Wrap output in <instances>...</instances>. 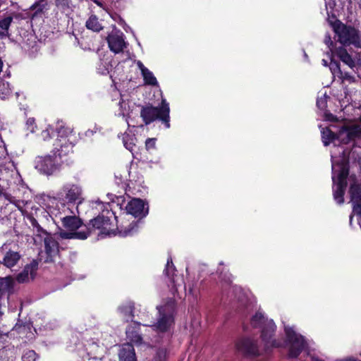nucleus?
Listing matches in <instances>:
<instances>
[{"instance_id": "nucleus-1", "label": "nucleus", "mask_w": 361, "mask_h": 361, "mask_svg": "<svg viewBox=\"0 0 361 361\" xmlns=\"http://www.w3.org/2000/svg\"><path fill=\"white\" fill-rule=\"evenodd\" d=\"M61 209L62 212L56 214V217L59 219L67 231L60 230L58 233L59 237L62 239H86L92 233L90 228L85 226V228L77 231L82 226L81 220L66 204H61Z\"/></svg>"}, {"instance_id": "nucleus-2", "label": "nucleus", "mask_w": 361, "mask_h": 361, "mask_svg": "<svg viewBox=\"0 0 361 361\" xmlns=\"http://www.w3.org/2000/svg\"><path fill=\"white\" fill-rule=\"evenodd\" d=\"M175 307V300L169 299L164 305L157 307L158 317L156 322L151 324H143L142 325L149 326V331L165 332L168 331L173 324Z\"/></svg>"}, {"instance_id": "nucleus-3", "label": "nucleus", "mask_w": 361, "mask_h": 361, "mask_svg": "<svg viewBox=\"0 0 361 361\" xmlns=\"http://www.w3.org/2000/svg\"><path fill=\"white\" fill-rule=\"evenodd\" d=\"M251 324L253 327L262 328V338L264 343L265 348L272 347H281L282 344L276 341L271 340L276 329V325L272 319L265 318L261 312H257L251 319Z\"/></svg>"}, {"instance_id": "nucleus-4", "label": "nucleus", "mask_w": 361, "mask_h": 361, "mask_svg": "<svg viewBox=\"0 0 361 361\" xmlns=\"http://www.w3.org/2000/svg\"><path fill=\"white\" fill-rule=\"evenodd\" d=\"M169 111V103L166 102V99H162L159 107L153 106L152 104L142 106L140 111V117L145 125H149L154 121L159 119L169 128L170 127Z\"/></svg>"}, {"instance_id": "nucleus-5", "label": "nucleus", "mask_w": 361, "mask_h": 361, "mask_svg": "<svg viewBox=\"0 0 361 361\" xmlns=\"http://www.w3.org/2000/svg\"><path fill=\"white\" fill-rule=\"evenodd\" d=\"M58 137L54 144V149L60 157L66 156L73 152V147L77 141V137L73 128L68 126H61L57 130Z\"/></svg>"}, {"instance_id": "nucleus-6", "label": "nucleus", "mask_w": 361, "mask_h": 361, "mask_svg": "<svg viewBox=\"0 0 361 361\" xmlns=\"http://www.w3.org/2000/svg\"><path fill=\"white\" fill-rule=\"evenodd\" d=\"M332 171V180L336 184V188L334 189V197L337 203L341 204L344 202L343 195L347 186L346 178L348 176V169L344 163L335 164L333 162Z\"/></svg>"}, {"instance_id": "nucleus-7", "label": "nucleus", "mask_w": 361, "mask_h": 361, "mask_svg": "<svg viewBox=\"0 0 361 361\" xmlns=\"http://www.w3.org/2000/svg\"><path fill=\"white\" fill-rule=\"evenodd\" d=\"M106 214V216L104 214L99 215L94 219H92L87 226V228H90L92 233L96 230L99 231L98 236L102 238L114 234V228H113V223L111 219L113 216V213L107 211Z\"/></svg>"}, {"instance_id": "nucleus-8", "label": "nucleus", "mask_w": 361, "mask_h": 361, "mask_svg": "<svg viewBox=\"0 0 361 361\" xmlns=\"http://www.w3.org/2000/svg\"><path fill=\"white\" fill-rule=\"evenodd\" d=\"M287 342L290 344L289 357H297L306 346L303 336L298 334L292 327L284 326Z\"/></svg>"}, {"instance_id": "nucleus-9", "label": "nucleus", "mask_w": 361, "mask_h": 361, "mask_svg": "<svg viewBox=\"0 0 361 361\" xmlns=\"http://www.w3.org/2000/svg\"><path fill=\"white\" fill-rule=\"evenodd\" d=\"M45 235L44 238V250L39 253L38 259L40 262H51L59 255V243L55 238L46 231H42Z\"/></svg>"}, {"instance_id": "nucleus-10", "label": "nucleus", "mask_w": 361, "mask_h": 361, "mask_svg": "<svg viewBox=\"0 0 361 361\" xmlns=\"http://www.w3.org/2000/svg\"><path fill=\"white\" fill-rule=\"evenodd\" d=\"M35 168L41 173L50 176L59 169L60 164L56 160V157L53 158L49 155L39 156L36 157Z\"/></svg>"}, {"instance_id": "nucleus-11", "label": "nucleus", "mask_w": 361, "mask_h": 361, "mask_svg": "<svg viewBox=\"0 0 361 361\" xmlns=\"http://www.w3.org/2000/svg\"><path fill=\"white\" fill-rule=\"evenodd\" d=\"M82 190L80 185L75 183H68L63 185L61 195L68 202H75L82 198Z\"/></svg>"}, {"instance_id": "nucleus-12", "label": "nucleus", "mask_w": 361, "mask_h": 361, "mask_svg": "<svg viewBox=\"0 0 361 361\" xmlns=\"http://www.w3.org/2000/svg\"><path fill=\"white\" fill-rule=\"evenodd\" d=\"M109 47L115 54L123 51L126 47L123 34L120 31L112 32L107 37Z\"/></svg>"}, {"instance_id": "nucleus-13", "label": "nucleus", "mask_w": 361, "mask_h": 361, "mask_svg": "<svg viewBox=\"0 0 361 361\" xmlns=\"http://www.w3.org/2000/svg\"><path fill=\"white\" fill-rule=\"evenodd\" d=\"M37 269L38 260L32 259V262L27 264L23 270L16 276V281L18 283L29 282L34 279Z\"/></svg>"}, {"instance_id": "nucleus-14", "label": "nucleus", "mask_w": 361, "mask_h": 361, "mask_svg": "<svg viewBox=\"0 0 361 361\" xmlns=\"http://www.w3.org/2000/svg\"><path fill=\"white\" fill-rule=\"evenodd\" d=\"M126 209L128 214L134 217H143L148 212L147 208H145L144 202L140 199L131 200L126 206Z\"/></svg>"}, {"instance_id": "nucleus-15", "label": "nucleus", "mask_w": 361, "mask_h": 361, "mask_svg": "<svg viewBox=\"0 0 361 361\" xmlns=\"http://www.w3.org/2000/svg\"><path fill=\"white\" fill-rule=\"evenodd\" d=\"M334 31L338 35V40L343 44H350L354 39L355 30L343 24L335 26Z\"/></svg>"}, {"instance_id": "nucleus-16", "label": "nucleus", "mask_w": 361, "mask_h": 361, "mask_svg": "<svg viewBox=\"0 0 361 361\" xmlns=\"http://www.w3.org/2000/svg\"><path fill=\"white\" fill-rule=\"evenodd\" d=\"M140 323L134 322L129 325L126 329V336L128 339L137 346L146 345L147 343L143 341L142 336L138 332V328Z\"/></svg>"}, {"instance_id": "nucleus-17", "label": "nucleus", "mask_w": 361, "mask_h": 361, "mask_svg": "<svg viewBox=\"0 0 361 361\" xmlns=\"http://www.w3.org/2000/svg\"><path fill=\"white\" fill-rule=\"evenodd\" d=\"M8 338V335L0 334V361H14L16 350L13 346H1Z\"/></svg>"}, {"instance_id": "nucleus-18", "label": "nucleus", "mask_w": 361, "mask_h": 361, "mask_svg": "<svg viewBox=\"0 0 361 361\" xmlns=\"http://www.w3.org/2000/svg\"><path fill=\"white\" fill-rule=\"evenodd\" d=\"M237 348L239 351L248 355L257 356L260 355L256 342L250 338L244 339L240 343H238Z\"/></svg>"}, {"instance_id": "nucleus-19", "label": "nucleus", "mask_w": 361, "mask_h": 361, "mask_svg": "<svg viewBox=\"0 0 361 361\" xmlns=\"http://www.w3.org/2000/svg\"><path fill=\"white\" fill-rule=\"evenodd\" d=\"M350 193L353 203V212L361 215V185L356 183L351 185Z\"/></svg>"}, {"instance_id": "nucleus-20", "label": "nucleus", "mask_w": 361, "mask_h": 361, "mask_svg": "<svg viewBox=\"0 0 361 361\" xmlns=\"http://www.w3.org/2000/svg\"><path fill=\"white\" fill-rule=\"evenodd\" d=\"M120 361H136L133 346L131 343H125L119 351Z\"/></svg>"}, {"instance_id": "nucleus-21", "label": "nucleus", "mask_w": 361, "mask_h": 361, "mask_svg": "<svg viewBox=\"0 0 361 361\" xmlns=\"http://www.w3.org/2000/svg\"><path fill=\"white\" fill-rule=\"evenodd\" d=\"M137 66L142 73V75L146 85L152 86L157 85L158 82L157 78L154 77L152 72H151L148 68L145 67V66L140 61H138L137 62Z\"/></svg>"}, {"instance_id": "nucleus-22", "label": "nucleus", "mask_w": 361, "mask_h": 361, "mask_svg": "<svg viewBox=\"0 0 361 361\" xmlns=\"http://www.w3.org/2000/svg\"><path fill=\"white\" fill-rule=\"evenodd\" d=\"M20 258V255L18 252L9 250L6 252L3 257L2 263L6 267L11 268L15 266Z\"/></svg>"}, {"instance_id": "nucleus-23", "label": "nucleus", "mask_w": 361, "mask_h": 361, "mask_svg": "<svg viewBox=\"0 0 361 361\" xmlns=\"http://www.w3.org/2000/svg\"><path fill=\"white\" fill-rule=\"evenodd\" d=\"M13 279L11 276L0 279V294H11L13 292Z\"/></svg>"}, {"instance_id": "nucleus-24", "label": "nucleus", "mask_w": 361, "mask_h": 361, "mask_svg": "<svg viewBox=\"0 0 361 361\" xmlns=\"http://www.w3.org/2000/svg\"><path fill=\"white\" fill-rule=\"evenodd\" d=\"M133 304L131 302H126L118 307L120 313L123 316L124 319L128 322L133 317Z\"/></svg>"}, {"instance_id": "nucleus-25", "label": "nucleus", "mask_w": 361, "mask_h": 361, "mask_svg": "<svg viewBox=\"0 0 361 361\" xmlns=\"http://www.w3.org/2000/svg\"><path fill=\"white\" fill-rule=\"evenodd\" d=\"M86 27L94 32H99L102 29L97 17L94 15H92L86 21Z\"/></svg>"}, {"instance_id": "nucleus-26", "label": "nucleus", "mask_w": 361, "mask_h": 361, "mask_svg": "<svg viewBox=\"0 0 361 361\" xmlns=\"http://www.w3.org/2000/svg\"><path fill=\"white\" fill-rule=\"evenodd\" d=\"M321 133L322 142L325 146L329 145L336 138V135L328 128H323Z\"/></svg>"}, {"instance_id": "nucleus-27", "label": "nucleus", "mask_w": 361, "mask_h": 361, "mask_svg": "<svg viewBox=\"0 0 361 361\" xmlns=\"http://www.w3.org/2000/svg\"><path fill=\"white\" fill-rule=\"evenodd\" d=\"M336 54L341 59V60L345 64L348 65L350 67L354 66V61L345 49L342 47L337 49Z\"/></svg>"}, {"instance_id": "nucleus-28", "label": "nucleus", "mask_w": 361, "mask_h": 361, "mask_svg": "<svg viewBox=\"0 0 361 361\" xmlns=\"http://www.w3.org/2000/svg\"><path fill=\"white\" fill-rule=\"evenodd\" d=\"M343 134H345L348 139H352L353 137L361 135V128L355 126L352 128H343L340 131L339 135L341 136Z\"/></svg>"}, {"instance_id": "nucleus-29", "label": "nucleus", "mask_w": 361, "mask_h": 361, "mask_svg": "<svg viewBox=\"0 0 361 361\" xmlns=\"http://www.w3.org/2000/svg\"><path fill=\"white\" fill-rule=\"evenodd\" d=\"M175 271H176V269L173 264L171 259H168L167 263L166 265V269H165V274L168 276L172 278L173 283H175V281L173 278L174 276Z\"/></svg>"}, {"instance_id": "nucleus-30", "label": "nucleus", "mask_w": 361, "mask_h": 361, "mask_svg": "<svg viewBox=\"0 0 361 361\" xmlns=\"http://www.w3.org/2000/svg\"><path fill=\"white\" fill-rule=\"evenodd\" d=\"M137 231V223L135 221L132 222L128 228H125L123 231H121L122 236H127L133 235Z\"/></svg>"}, {"instance_id": "nucleus-31", "label": "nucleus", "mask_w": 361, "mask_h": 361, "mask_svg": "<svg viewBox=\"0 0 361 361\" xmlns=\"http://www.w3.org/2000/svg\"><path fill=\"white\" fill-rule=\"evenodd\" d=\"M123 142L125 147L129 151H133L135 147V143L133 142V138L131 137L129 135H123Z\"/></svg>"}, {"instance_id": "nucleus-32", "label": "nucleus", "mask_w": 361, "mask_h": 361, "mask_svg": "<svg viewBox=\"0 0 361 361\" xmlns=\"http://www.w3.org/2000/svg\"><path fill=\"white\" fill-rule=\"evenodd\" d=\"M12 22V16H9L4 17V18L0 20V28L1 30L8 31Z\"/></svg>"}, {"instance_id": "nucleus-33", "label": "nucleus", "mask_w": 361, "mask_h": 361, "mask_svg": "<svg viewBox=\"0 0 361 361\" xmlns=\"http://www.w3.org/2000/svg\"><path fill=\"white\" fill-rule=\"evenodd\" d=\"M328 96L324 94L323 96L319 97L317 100V106L321 110H324L327 106Z\"/></svg>"}, {"instance_id": "nucleus-34", "label": "nucleus", "mask_w": 361, "mask_h": 361, "mask_svg": "<svg viewBox=\"0 0 361 361\" xmlns=\"http://www.w3.org/2000/svg\"><path fill=\"white\" fill-rule=\"evenodd\" d=\"M37 354L34 350H27L22 356L23 361H35Z\"/></svg>"}, {"instance_id": "nucleus-35", "label": "nucleus", "mask_w": 361, "mask_h": 361, "mask_svg": "<svg viewBox=\"0 0 361 361\" xmlns=\"http://www.w3.org/2000/svg\"><path fill=\"white\" fill-rule=\"evenodd\" d=\"M119 106H120V109H121L120 115H122L123 117H125L127 115H128V114H129V112H128V109H129L128 103L125 102V101H121V102H119Z\"/></svg>"}, {"instance_id": "nucleus-36", "label": "nucleus", "mask_w": 361, "mask_h": 361, "mask_svg": "<svg viewBox=\"0 0 361 361\" xmlns=\"http://www.w3.org/2000/svg\"><path fill=\"white\" fill-rule=\"evenodd\" d=\"M166 353L164 349L159 350L152 361H166Z\"/></svg>"}, {"instance_id": "nucleus-37", "label": "nucleus", "mask_w": 361, "mask_h": 361, "mask_svg": "<svg viewBox=\"0 0 361 361\" xmlns=\"http://www.w3.org/2000/svg\"><path fill=\"white\" fill-rule=\"evenodd\" d=\"M28 201L25 200H17L15 199L14 204L20 211L23 210V207L27 204Z\"/></svg>"}, {"instance_id": "nucleus-38", "label": "nucleus", "mask_w": 361, "mask_h": 361, "mask_svg": "<svg viewBox=\"0 0 361 361\" xmlns=\"http://www.w3.org/2000/svg\"><path fill=\"white\" fill-rule=\"evenodd\" d=\"M53 132V129L51 128H48L43 130L41 133V137L44 140H47L51 137V133Z\"/></svg>"}, {"instance_id": "nucleus-39", "label": "nucleus", "mask_w": 361, "mask_h": 361, "mask_svg": "<svg viewBox=\"0 0 361 361\" xmlns=\"http://www.w3.org/2000/svg\"><path fill=\"white\" fill-rule=\"evenodd\" d=\"M55 4L57 7L64 8L68 7V0H55Z\"/></svg>"}, {"instance_id": "nucleus-40", "label": "nucleus", "mask_w": 361, "mask_h": 361, "mask_svg": "<svg viewBox=\"0 0 361 361\" xmlns=\"http://www.w3.org/2000/svg\"><path fill=\"white\" fill-rule=\"evenodd\" d=\"M155 142H156V139H154V138L147 139V140L145 142L146 148L147 149L154 148Z\"/></svg>"}, {"instance_id": "nucleus-41", "label": "nucleus", "mask_w": 361, "mask_h": 361, "mask_svg": "<svg viewBox=\"0 0 361 361\" xmlns=\"http://www.w3.org/2000/svg\"><path fill=\"white\" fill-rule=\"evenodd\" d=\"M2 195H4L5 199L7 200L10 203L13 204V202H15V199H16L15 197L12 196L10 194H8V193L2 192Z\"/></svg>"}, {"instance_id": "nucleus-42", "label": "nucleus", "mask_w": 361, "mask_h": 361, "mask_svg": "<svg viewBox=\"0 0 361 361\" xmlns=\"http://www.w3.org/2000/svg\"><path fill=\"white\" fill-rule=\"evenodd\" d=\"M9 35H10V34H9L8 31L4 30L0 31V37L1 38H4V37H9Z\"/></svg>"}, {"instance_id": "nucleus-43", "label": "nucleus", "mask_w": 361, "mask_h": 361, "mask_svg": "<svg viewBox=\"0 0 361 361\" xmlns=\"http://www.w3.org/2000/svg\"><path fill=\"white\" fill-rule=\"evenodd\" d=\"M325 43L330 47V45L333 44L332 41L331 40V37L329 36H326L325 39Z\"/></svg>"}, {"instance_id": "nucleus-44", "label": "nucleus", "mask_w": 361, "mask_h": 361, "mask_svg": "<svg viewBox=\"0 0 361 361\" xmlns=\"http://www.w3.org/2000/svg\"><path fill=\"white\" fill-rule=\"evenodd\" d=\"M326 117L328 120H330V121H334L335 120V118L334 116L331 114H326Z\"/></svg>"}, {"instance_id": "nucleus-45", "label": "nucleus", "mask_w": 361, "mask_h": 361, "mask_svg": "<svg viewBox=\"0 0 361 361\" xmlns=\"http://www.w3.org/2000/svg\"><path fill=\"white\" fill-rule=\"evenodd\" d=\"M337 361H360L357 359H355V358H346V359H343V360H337Z\"/></svg>"}, {"instance_id": "nucleus-46", "label": "nucleus", "mask_w": 361, "mask_h": 361, "mask_svg": "<svg viewBox=\"0 0 361 361\" xmlns=\"http://www.w3.org/2000/svg\"><path fill=\"white\" fill-rule=\"evenodd\" d=\"M189 293L190 294H192L194 296L197 297V293H195V291L193 290L192 288H190L189 290Z\"/></svg>"}, {"instance_id": "nucleus-47", "label": "nucleus", "mask_w": 361, "mask_h": 361, "mask_svg": "<svg viewBox=\"0 0 361 361\" xmlns=\"http://www.w3.org/2000/svg\"><path fill=\"white\" fill-rule=\"evenodd\" d=\"M311 360L312 361H323V360H320V359H319L317 357H315L314 356H311Z\"/></svg>"}, {"instance_id": "nucleus-48", "label": "nucleus", "mask_w": 361, "mask_h": 361, "mask_svg": "<svg viewBox=\"0 0 361 361\" xmlns=\"http://www.w3.org/2000/svg\"><path fill=\"white\" fill-rule=\"evenodd\" d=\"M311 360L312 361H323V360H320V359H319L317 357H315L314 356H311Z\"/></svg>"}, {"instance_id": "nucleus-49", "label": "nucleus", "mask_w": 361, "mask_h": 361, "mask_svg": "<svg viewBox=\"0 0 361 361\" xmlns=\"http://www.w3.org/2000/svg\"><path fill=\"white\" fill-rule=\"evenodd\" d=\"M38 6H39V4H38V3H35V4H34L31 6V9H35V8H36Z\"/></svg>"}, {"instance_id": "nucleus-50", "label": "nucleus", "mask_w": 361, "mask_h": 361, "mask_svg": "<svg viewBox=\"0 0 361 361\" xmlns=\"http://www.w3.org/2000/svg\"><path fill=\"white\" fill-rule=\"evenodd\" d=\"M33 122H34V120H32V119L30 118L27 120V123H29V124H32Z\"/></svg>"}, {"instance_id": "nucleus-51", "label": "nucleus", "mask_w": 361, "mask_h": 361, "mask_svg": "<svg viewBox=\"0 0 361 361\" xmlns=\"http://www.w3.org/2000/svg\"><path fill=\"white\" fill-rule=\"evenodd\" d=\"M322 62H323L324 66H327V61L325 59H323Z\"/></svg>"}, {"instance_id": "nucleus-52", "label": "nucleus", "mask_w": 361, "mask_h": 361, "mask_svg": "<svg viewBox=\"0 0 361 361\" xmlns=\"http://www.w3.org/2000/svg\"><path fill=\"white\" fill-rule=\"evenodd\" d=\"M60 212H59L55 213L54 211H51V213H52L53 214H54L55 216H56V214H59V213H60Z\"/></svg>"}, {"instance_id": "nucleus-53", "label": "nucleus", "mask_w": 361, "mask_h": 361, "mask_svg": "<svg viewBox=\"0 0 361 361\" xmlns=\"http://www.w3.org/2000/svg\"><path fill=\"white\" fill-rule=\"evenodd\" d=\"M60 212H59L55 213L54 211H51V213H52L53 214H54L55 216H56V214H59V213H60Z\"/></svg>"}, {"instance_id": "nucleus-54", "label": "nucleus", "mask_w": 361, "mask_h": 361, "mask_svg": "<svg viewBox=\"0 0 361 361\" xmlns=\"http://www.w3.org/2000/svg\"><path fill=\"white\" fill-rule=\"evenodd\" d=\"M60 212H59L55 213L54 211H51V213H52L53 214H54L55 216H56V214H59V213H60Z\"/></svg>"}, {"instance_id": "nucleus-55", "label": "nucleus", "mask_w": 361, "mask_h": 361, "mask_svg": "<svg viewBox=\"0 0 361 361\" xmlns=\"http://www.w3.org/2000/svg\"><path fill=\"white\" fill-rule=\"evenodd\" d=\"M346 78H348L349 80H351L352 77L351 76H348V77H346Z\"/></svg>"}, {"instance_id": "nucleus-56", "label": "nucleus", "mask_w": 361, "mask_h": 361, "mask_svg": "<svg viewBox=\"0 0 361 361\" xmlns=\"http://www.w3.org/2000/svg\"><path fill=\"white\" fill-rule=\"evenodd\" d=\"M141 319H142L143 322H146V321H147L145 319H143V318H141Z\"/></svg>"}, {"instance_id": "nucleus-57", "label": "nucleus", "mask_w": 361, "mask_h": 361, "mask_svg": "<svg viewBox=\"0 0 361 361\" xmlns=\"http://www.w3.org/2000/svg\"><path fill=\"white\" fill-rule=\"evenodd\" d=\"M359 1V3L361 4V0H358Z\"/></svg>"}]
</instances>
